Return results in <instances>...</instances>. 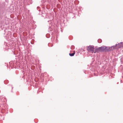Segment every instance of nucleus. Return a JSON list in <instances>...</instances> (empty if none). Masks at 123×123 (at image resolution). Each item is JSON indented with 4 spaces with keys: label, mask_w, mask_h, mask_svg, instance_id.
I'll return each mask as SVG.
<instances>
[{
    "label": "nucleus",
    "mask_w": 123,
    "mask_h": 123,
    "mask_svg": "<svg viewBox=\"0 0 123 123\" xmlns=\"http://www.w3.org/2000/svg\"><path fill=\"white\" fill-rule=\"evenodd\" d=\"M108 50V48L105 46L101 47L96 49L94 53L98 52H102L105 51H107Z\"/></svg>",
    "instance_id": "1"
},
{
    "label": "nucleus",
    "mask_w": 123,
    "mask_h": 123,
    "mask_svg": "<svg viewBox=\"0 0 123 123\" xmlns=\"http://www.w3.org/2000/svg\"><path fill=\"white\" fill-rule=\"evenodd\" d=\"M86 49L89 52H91L92 53L95 49L94 46L93 45H89L87 47Z\"/></svg>",
    "instance_id": "2"
},
{
    "label": "nucleus",
    "mask_w": 123,
    "mask_h": 123,
    "mask_svg": "<svg viewBox=\"0 0 123 123\" xmlns=\"http://www.w3.org/2000/svg\"><path fill=\"white\" fill-rule=\"evenodd\" d=\"M116 46L117 48H120L123 47V42H121L116 44Z\"/></svg>",
    "instance_id": "3"
},
{
    "label": "nucleus",
    "mask_w": 123,
    "mask_h": 123,
    "mask_svg": "<svg viewBox=\"0 0 123 123\" xmlns=\"http://www.w3.org/2000/svg\"><path fill=\"white\" fill-rule=\"evenodd\" d=\"M75 51H74V53H72V54L69 53V55L70 56H74V55L75 54Z\"/></svg>",
    "instance_id": "4"
}]
</instances>
